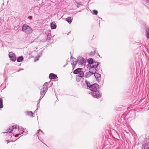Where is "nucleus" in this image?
Masks as SVG:
<instances>
[{
	"instance_id": "5701e85b",
	"label": "nucleus",
	"mask_w": 149,
	"mask_h": 149,
	"mask_svg": "<svg viewBox=\"0 0 149 149\" xmlns=\"http://www.w3.org/2000/svg\"><path fill=\"white\" fill-rule=\"evenodd\" d=\"M3 99L2 98L0 97V109L3 108Z\"/></svg>"
},
{
	"instance_id": "4c0bfd02",
	"label": "nucleus",
	"mask_w": 149,
	"mask_h": 149,
	"mask_svg": "<svg viewBox=\"0 0 149 149\" xmlns=\"http://www.w3.org/2000/svg\"><path fill=\"white\" fill-rule=\"evenodd\" d=\"M65 65H64L63 66V67H65Z\"/></svg>"
},
{
	"instance_id": "6ab92c4d",
	"label": "nucleus",
	"mask_w": 149,
	"mask_h": 149,
	"mask_svg": "<svg viewBox=\"0 0 149 149\" xmlns=\"http://www.w3.org/2000/svg\"><path fill=\"white\" fill-rule=\"evenodd\" d=\"M24 59V58L22 56H19L17 59V61L18 62H21L23 61Z\"/></svg>"
},
{
	"instance_id": "aec40b11",
	"label": "nucleus",
	"mask_w": 149,
	"mask_h": 149,
	"mask_svg": "<svg viewBox=\"0 0 149 149\" xmlns=\"http://www.w3.org/2000/svg\"><path fill=\"white\" fill-rule=\"evenodd\" d=\"M88 63L90 65L91 64H92L94 62L93 61V59L91 58H88L87 60Z\"/></svg>"
},
{
	"instance_id": "cd10ccee",
	"label": "nucleus",
	"mask_w": 149,
	"mask_h": 149,
	"mask_svg": "<svg viewBox=\"0 0 149 149\" xmlns=\"http://www.w3.org/2000/svg\"><path fill=\"white\" fill-rule=\"evenodd\" d=\"M93 14L95 15H97V14L98 13V11L96 10H93Z\"/></svg>"
},
{
	"instance_id": "e433bc0d",
	"label": "nucleus",
	"mask_w": 149,
	"mask_h": 149,
	"mask_svg": "<svg viewBox=\"0 0 149 149\" xmlns=\"http://www.w3.org/2000/svg\"><path fill=\"white\" fill-rule=\"evenodd\" d=\"M38 108L34 111V113L36 112H37V110Z\"/></svg>"
},
{
	"instance_id": "f704fd0d",
	"label": "nucleus",
	"mask_w": 149,
	"mask_h": 149,
	"mask_svg": "<svg viewBox=\"0 0 149 149\" xmlns=\"http://www.w3.org/2000/svg\"><path fill=\"white\" fill-rule=\"evenodd\" d=\"M23 70V69H20L19 70L18 72H19L21 70Z\"/></svg>"
},
{
	"instance_id": "9d476101",
	"label": "nucleus",
	"mask_w": 149,
	"mask_h": 149,
	"mask_svg": "<svg viewBox=\"0 0 149 149\" xmlns=\"http://www.w3.org/2000/svg\"><path fill=\"white\" fill-rule=\"evenodd\" d=\"M8 56L10 60L14 62L16 60V57L15 55L13 53L10 52L9 53Z\"/></svg>"
},
{
	"instance_id": "dca6fc26",
	"label": "nucleus",
	"mask_w": 149,
	"mask_h": 149,
	"mask_svg": "<svg viewBox=\"0 0 149 149\" xmlns=\"http://www.w3.org/2000/svg\"><path fill=\"white\" fill-rule=\"evenodd\" d=\"M42 53V51H41L40 52L38 55L35 57V59L34 60V62H36L39 60V58L41 56Z\"/></svg>"
},
{
	"instance_id": "1a4fd4ad",
	"label": "nucleus",
	"mask_w": 149,
	"mask_h": 149,
	"mask_svg": "<svg viewBox=\"0 0 149 149\" xmlns=\"http://www.w3.org/2000/svg\"><path fill=\"white\" fill-rule=\"evenodd\" d=\"M85 84H83L82 85V87L85 88H89V87H91V84L90 83L89 81L87 80H85Z\"/></svg>"
},
{
	"instance_id": "39448f33",
	"label": "nucleus",
	"mask_w": 149,
	"mask_h": 149,
	"mask_svg": "<svg viewBox=\"0 0 149 149\" xmlns=\"http://www.w3.org/2000/svg\"><path fill=\"white\" fill-rule=\"evenodd\" d=\"M100 64L99 62L94 61L93 63L89 65V68L90 70L91 69L95 72H97L98 70H97V66Z\"/></svg>"
},
{
	"instance_id": "4468645a",
	"label": "nucleus",
	"mask_w": 149,
	"mask_h": 149,
	"mask_svg": "<svg viewBox=\"0 0 149 149\" xmlns=\"http://www.w3.org/2000/svg\"><path fill=\"white\" fill-rule=\"evenodd\" d=\"M49 78L51 79H57V77L56 74L51 73L49 74Z\"/></svg>"
},
{
	"instance_id": "412c9836",
	"label": "nucleus",
	"mask_w": 149,
	"mask_h": 149,
	"mask_svg": "<svg viewBox=\"0 0 149 149\" xmlns=\"http://www.w3.org/2000/svg\"><path fill=\"white\" fill-rule=\"evenodd\" d=\"M52 37L51 34L50 33H49L47 35V40H51Z\"/></svg>"
},
{
	"instance_id": "c85d7f7f",
	"label": "nucleus",
	"mask_w": 149,
	"mask_h": 149,
	"mask_svg": "<svg viewBox=\"0 0 149 149\" xmlns=\"http://www.w3.org/2000/svg\"><path fill=\"white\" fill-rule=\"evenodd\" d=\"M40 133H42L43 134H44V133H43V132L41 130H38V133H37V134L38 133V134H40Z\"/></svg>"
},
{
	"instance_id": "7c9ffc66",
	"label": "nucleus",
	"mask_w": 149,
	"mask_h": 149,
	"mask_svg": "<svg viewBox=\"0 0 149 149\" xmlns=\"http://www.w3.org/2000/svg\"><path fill=\"white\" fill-rule=\"evenodd\" d=\"M97 18H98L99 19V21H100V20H102V19L101 18H100L99 17H97ZM100 22H99V23H100Z\"/></svg>"
},
{
	"instance_id": "2f4dec72",
	"label": "nucleus",
	"mask_w": 149,
	"mask_h": 149,
	"mask_svg": "<svg viewBox=\"0 0 149 149\" xmlns=\"http://www.w3.org/2000/svg\"><path fill=\"white\" fill-rule=\"evenodd\" d=\"M44 96H41V95H40V99H39L40 100H41L42 99V98Z\"/></svg>"
},
{
	"instance_id": "0eeeda50",
	"label": "nucleus",
	"mask_w": 149,
	"mask_h": 149,
	"mask_svg": "<svg viewBox=\"0 0 149 149\" xmlns=\"http://www.w3.org/2000/svg\"><path fill=\"white\" fill-rule=\"evenodd\" d=\"M78 63L81 65H85L86 63V61L83 58L79 57L78 58Z\"/></svg>"
},
{
	"instance_id": "423d86ee",
	"label": "nucleus",
	"mask_w": 149,
	"mask_h": 149,
	"mask_svg": "<svg viewBox=\"0 0 149 149\" xmlns=\"http://www.w3.org/2000/svg\"><path fill=\"white\" fill-rule=\"evenodd\" d=\"M145 144L142 146V149H149V136H147L144 141Z\"/></svg>"
},
{
	"instance_id": "473e14b6",
	"label": "nucleus",
	"mask_w": 149,
	"mask_h": 149,
	"mask_svg": "<svg viewBox=\"0 0 149 149\" xmlns=\"http://www.w3.org/2000/svg\"><path fill=\"white\" fill-rule=\"evenodd\" d=\"M28 18H29L30 19H32V17H31V16H29V17H28Z\"/></svg>"
},
{
	"instance_id": "f8f14e48",
	"label": "nucleus",
	"mask_w": 149,
	"mask_h": 149,
	"mask_svg": "<svg viewBox=\"0 0 149 149\" xmlns=\"http://www.w3.org/2000/svg\"><path fill=\"white\" fill-rule=\"evenodd\" d=\"M146 36L147 39H149V26H146L145 28Z\"/></svg>"
},
{
	"instance_id": "6e6552de",
	"label": "nucleus",
	"mask_w": 149,
	"mask_h": 149,
	"mask_svg": "<svg viewBox=\"0 0 149 149\" xmlns=\"http://www.w3.org/2000/svg\"><path fill=\"white\" fill-rule=\"evenodd\" d=\"M71 64L72 65L73 69H74L75 68L76 65L78 63V60L74 58L71 57Z\"/></svg>"
},
{
	"instance_id": "c756f323",
	"label": "nucleus",
	"mask_w": 149,
	"mask_h": 149,
	"mask_svg": "<svg viewBox=\"0 0 149 149\" xmlns=\"http://www.w3.org/2000/svg\"><path fill=\"white\" fill-rule=\"evenodd\" d=\"M40 99L38 101V104H37V107H38V105L39 104V103L40 102Z\"/></svg>"
},
{
	"instance_id": "58836bf2",
	"label": "nucleus",
	"mask_w": 149,
	"mask_h": 149,
	"mask_svg": "<svg viewBox=\"0 0 149 149\" xmlns=\"http://www.w3.org/2000/svg\"><path fill=\"white\" fill-rule=\"evenodd\" d=\"M38 107H39V104L38 105Z\"/></svg>"
},
{
	"instance_id": "393cba45",
	"label": "nucleus",
	"mask_w": 149,
	"mask_h": 149,
	"mask_svg": "<svg viewBox=\"0 0 149 149\" xmlns=\"http://www.w3.org/2000/svg\"><path fill=\"white\" fill-rule=\"evenodd\" d=\"M83 77H80V76H76V81L77 82H79L81 79H82Z\"/></svg>"
},
{
	"instance_id": "a211bd4d",
	"label": "nucleus",
	"mask_w": 149,
	"mask_h": 149,
	"mask_svg": "<svg viewBox=\"0 0 149 149\" xmlns=\"http://www.w3.org/2000/svg\"><path fill=\"white\" fill-rule=\"evenodd\" d=\"M26 114L30 117H32L33 115V113L31 111H27L25 112Z\"/></svg>"
},
{
	"instance_id": "f257e3e1",
	"label": "nucleus",
	"mask_w": 149,
	"mask_h": 149,
	"mask_svg": "<svg viewBox=\"0 0 149 149\" xmlns=\"http://www.w3.org/2000/svg\"><path fill=\"white\" fill-rule=\"evenodd\" d=\"M7 131L6 132H4L3 133L9 134L7 135H9L8 136H9L8 137L9 138H10V137H11L14 136L15 138L17 137L19 135L23 133L24 132V131L22 127H19L16 125L10 126Z\"/></svg>"
},
{
	"instance_id": "ddd939ff",
	"label": "nucleus",
	"mask_w": 149,
	"mask_h": 149,
	"mask_svg": "<svg viewBox=\"0 0 149 149\" xmlns=\"http://www.w3.org/2000/svg\"><path fill=\"white\" fill-rule=\"evenodd\" d=\"M89 72H86L85 75L86 78H88L91 76L93 75L95 72L92 70L91 69L90 70Z\"/></svg>"
},
{
	"instance_id": "a878e982",
	"label": "nucleus",
	"mask_w": 149,
	"mask_h": 149,
	"mask_svg": "<svg viewBox=\"0 0 149 149\" xmlns=\"http://www.w3.org/2000/svg\"><path fill=\"white\" fill-rule=\"evenodd\" d=\"M95 51H91V52L89 53H88V54L90 56H93L95 55Z\"/></svg>"
},
{
	"instance_id": "f3484780",
	"label": "nucleus",
	"mask_w": 149,
	"mask_h": 149,
	"mask_svg": "<svg viewBox=\"0 0 149 149\" xmlns=\"http://www.w3.org/2000/svg\"><path fill=\"white\" fill-rule=\"evenodd\" d=\"M51 29H54L56 28V25L54 22H53L50 24Z\"/></svg>"
},
{
	"instance_id": "b1692460",
	"label": "nucleus",
	"mask_w": 149,
	"mask_h": 149,
	"mask_svg": "<svg viewBox=\"0 0 149 149\" xmlns=\"http://www.w3.org/2000/svg\"><path fill=\"white\" fill-rule=\"evenodd\" d=\"M66 20L69 23H70L72 22L71 18L70 17H68L66 19Z\"/></svg>"
},
{
	"instance_id": "f03ea898",
	"label": "nucleus",
	"mask_w": 149,
	"mask_h": 149,
	"mask_svg": "<svg viewBox=\"0 0 149 149\" xmlns=\"http://www.w3.org/2000/svg\"><path fill=\"white\" fill-rule=\"evenodd\" d=\"M99 88V85L96 84H94L89 87V89L91 91V94L93 97L98 98L101 97L102 94L98 91Z\"/></svg>"
},
{
	"instance_id": "c9c22d12",
	"label": "nucleus",
	"mask_w": 149,
	"mask_h": 149,
	"mask_svg": "<svg viewBox=\"0 0 149 149\" xmlns=\"http://www.w3.org/2000/svg\"><path fill=\"white\" fill-rule=\"evenodd\" d=\"M6 142H7V143H9L10 142V141L9 140H7Z\"/></svg>"
},
{
	"instance_id": "2eb2a0df",
	"label": "nucleus",
	"mask_w": 149,
	"mask_h": 149,
	"mask_svg": "<svg viewBox=\"0 0 149 149\" xmlns=\"http://www.w3.org/2000/svg\"><path fill=\"white\" fill-rule=\"evenodd\" d=\"M83 70L82 68H78L76 70H75L73 72V73L75 74H79L80 73V72H83L82 71Z\"/></svg>"
},
{
	"instance_id": "7ed1b4c3",
	"label": "nucleus",
	"mask_w": 149,
	"mask_h": 149,
	"mask_svg": "<svg viewBox=\"0 0 149 149\" xmlns=\"http://www.w3.org/2000/svg\"><path fill=\"white\" fill-rule=\"evenodd\" d=\"M22 31L26 34H29L32 31L31 28L26 24H24L23 25Z\"/></svg>"
},
{
	"instance_id": "4be33fe9",
	"label": "nucleus",
	"mask_w": 149,
	"mask_h": 149,
	"mask_svg": "<svg viewBox=\"0 0 149 149\" xmlns=\"http://www.w3.org/2000/svg\"><path fill=\"white\" fill-rule=\"evenodd\" d=\"M80 73L77 74V75L76 76H80V77H84V74L83 72H80Z\"/></svg>"
},
{
	"instance_id": "20e7f679",
	"label": "nucleus",
	"mask_w": 149,
	"mask_h": 149,
	"mask_svg": "<svg viewBox=\"0 0 149 149\" xmlns=\"http://www.w3.org/2000/svg\"><path fill=\"white\" fill-rule=\"evenodd\" d=\"M48 89V83L45 82L41 89L40 95L44 96Z\"/></svg>"
},
{
	"instance_id": "72a5a7b5",
	"label": "nucleus",
	"mask_w": 149,
	"mask_h": 149,
	"mask_svg": "<svg viewBox=\"0 0 149 149\" xmlns=\"http://www.w3.org/2000/svg\"><path fill=\"white\" fill-rule=\"evenodd\" d=\"M28 18H29L30 19H32V17H31V16H29V17H28Z\"/></svg>"
},
{
	"instance_id": "9b49d317",
	"label": "nucleus",
	"mask_w": 149,
	"mask_h": 149,
	"mask_svg": "<svg viewBox=\"0 0 149 149\" xmlns=\"http://www.w3.org/2000/svg\"><path fill=\"white\" fill-rule=\"evenodd\" d=\"M94 76L95 77L96 79V80L98 82H100L101 80V74L95 72L94 73Z\"/></svg>"
},
{
	"instance_id": "bb28decb",
	"label": "nucleus",
	"mask_w": 149,
	"mask_h": 149,
	"mask_svg": "<svg viewBox=\"0 0 149 149\" xmlns=\"http://www.w3.org/2000/svg\"><path fill=\"white\" fill-rule=\"evenodd\" d=\"M146 6L149 10V1H147L145 4Z\"/></svg>"
}]
</instances>
